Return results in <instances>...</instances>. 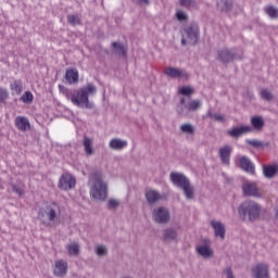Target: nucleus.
<instances>
[{"instance_id":"6","label":"nucleus","mask_w":278,"mask_h":278,"mask_svg":"<svg viewBox=\"0 0 278 278\" xmlns=\"http://www.w3.org/2000/svg\"><path fill=\"white\" fill-rule=\"evenodd\" d=\"M60 214H62V208L60 207V204L52 202L49 205H47L43 213H41V216L42 217L47 216L48 220L50 223H53V220H55V218H58Z\"/></svg>"},{"instance_id":"19","label":"nucleus","mask_w":278,"mask_h":278,"mask_svg":"<svg viewBox=\"0 0 278 278\" xmlns=\"http://www.w3.org/2000/svg\"><path fill=\"white\" fill-rule=\"evenodd\" d=\"M11 94H22L23 92V80L15 79L10 84Z\"/></svg>"},{"instance_id":"26","label":"nucleus","mask_w":278,"mask_h":278,"mask_svg":"<svg viewBox=\"0 0 278 278\" xmlns=\"http://www.w3.org/2000/svg\"><path fill=\"white\" fill-rule=\"evenodd\" d=\"M218 60H220V62H230V60H233V54L227 49L222 50L218 52Z\"/></svg>"},{"instance_id":"33","label":"nucleus","mask_w":278,"mask_h":278,"mask_svg":"<svg viewBox=\"0 0 278 278\" xmlns=\"http://www.w3.org/2000/svg\"><path fill=\"white\" fill-rule=\"evenodd\" d=\"M67 23H70V25H81V20L79 18V15H68L67 16Z\"/></svg>"},{"instance_id":"22","label":"nucleus","mask_w":278,"mask_h":278,"mask_svg":"<svg viewBox=\"0 0 278 278\" xmlns=\"http://www.w3.org/2000/svg\"><path fill=\"white\" fill-rule=\"evenodd\" d=\"M83 146L86 155H92V153H94V149L92 148V139L84 137Z\"/></svg>"},{"instance_id":"1","label":"nucleus","mask_w":278,"mask_h":278,"mask_svg":"<svg viewBox=\"0 0 278 278\" xmlns=\"http://www.w3.org/2000/svg\"><path fill=\"white\" fill-rule=\"evenodd\" d=\"M59 88L62 89V93L66 99L71 100L73 105H76L77 108H92L89 99L94 94V92H97V87H94V85L87 84V86L74 90L62 86Z\"/></svg>"},{"instance_id":"5","label":"nucleus","mask_w":278,"mask_h":278,"mask_svg":"<svg viewBox=\"0 0 278 278\" xmlns=\"http://www.w3.org/2000/svg\"><path fill=\"white\" fill-rule=\"evenodd\" d=\"M58 186L60 190H73V188L77 186V179H75L70 173H64L60 177Z\"/></svg>"},{"instance_id":"39","label":"nucleus","mask_w":278,"mask_h":278,"mask_svg":"<svg viewBox=\"0 0 278 278\" xmlns=\"http://www.w3.org/2000/svg\"><path fill=\"white\" fill-rule=\"evenodd\" d=\"M210 118H214V121H217L218 123H225V115L223 114H214L208 113Z\"/></svg>"},{"instance_id":"36","label":"nucleus","mask_w":278,"mask_h":278,"mask_svg":"<svg viewBox=\"0 0 278 278\" xmlns=\"http://www.w3.org/2000/svg\"><path fill=\"white\" fill-rule=\"evenodd\" d=\"M199 108H201V102H199L198 100H192L187 105V110H189V112H194V110H199Z\"/></svg>"},{"instance_id":"3","label":"nucleus","mask_w":278,"mask_h":278,"mask_svg":"<svg viewBox=\"0 0 278 278\" xmlns=\"http://www.w3.org/2000/svg\"><path fill=\"white\" fill-rule=\"evenodd\" d=\"M260 205L255 203L254 201H245L243 204L239 207V214L243 218H249V220H256V218H260Z\"/></svg>"},{"instance_id":"45","label":"nucleus","mask_w":278,"mask_h":278,"mask_svg":"<svg viewBox=\"0 0 278 278\" xmlns=\"http://www.w3.org/2000/svg\"><path fill=\"white\" fill-rule=\"evenodd\" d=\"M252 147H262V142L258 140H252L249 142Z\"/></svg>"},{"instance_id":"18","label":"nucleus","mask_w":278,"mask_h":278,"mask_svg":"<svg viewBox=\"0 0 278 278\" xmlns=\"http://www.w3.org/2000/svg\"><path fill=\"white\" fill-rule=\"evenodd\" d=\"M211 225L215 231V237L225 240V225L216 220L211 222Z\"/></svg>"},{"instance_id":"17","label":"nucleus","mask_w":278,"mask_h":278,"mask_svg":"<svg viewBox=\"0 0 278 278\" xmlns=\"http://www.w3.org/2000/svg\"><path fill=\"white\" fill-rule=\"evenodd\" d=\"M186 34L191 40L190 43L197 45V41L199 40V26H188L186 28Z\"/></svg>"},{"instance_id":"24","label":"nucleus","mask_w":278,"mask_h":278,"mask_svg":"<svg viewBox=\"0 0 278 278\" xmlns=\"http://www.w3.org/2000/svg\"><path fill=\"white\" fill-rule=\"evenodd\" d=\"M146 199L148 203H155L160 201V193L155 190H149L146 192Z\"/></svg>"},{"instance_id":"31","label":"nucleus","mask_w":278,"mask_h":278,"mask_svg":"<svg viewBox=\"0 0 278 278\" xmlns=\"http://www.w3.org/2000/svg\"><path fill=\"white\" fill-rule=\"evenodd\" d=\"M10 99V92L7 88L0 87V103H7Z\"/></svg>"},{"instance_id":"21","label":"nucleus","mask_w":278,"mask_h":278,"mask_svg":"<svg viewBox=\"0 0 278 278\" xmlns=\"http://www.w3.org/2000/svg\"><path fill=\"white\" fill-rule=\"evenodd\" d=\"M110 147L114 149V151H121L127 147V141H123L121 139H112L110 141Z\"/></svg>"},{"instance_id":"16","label":"nucleus","mask_w":278,"mask_h":278,"mask_svg":"<svg viewBox=\"0 0 278 278\" xmlns=\"http://www.w3.org/2000/svg\"><path fill=\"white\" fill-rule=\"evenodd\" d=\"M65 79L68 84H77L79 81V71L77 68H67Z\"/></svg>"},{"instance_id":"2","label":"nucleus","mask_w":278,"mask_h":278,"mask_svg":"<svg viewBox=\"0 0 278 278\" xmlns=\"http://www.w3.org/2000/svg\"><path fill=\"white\" fill-rule=\"evenodd\" d=\"M90 195L96 201H105L108 199V185L104 184L101 173H94L90 178Z\"/></svg>"},{"instance_id":"10","label":"nucleus","mask_w":278,"mask_h":278,"mask_svg":"<svg viewBox=\"0 0 278 278\" xmlns=\"http://www.w3.org/2000/svg\"><path fill=\"white\" fill-rule=\"evenodd\" d=\"M153 218L155 223H168L170 215L168 214V210L165 207H159L153 212Z\"/></svg>"},{"instance_id":"47","label":"nucleus","mask_w":278,"mask_h":278,"mask_svg":"<svg viewBox=\"0 0 278 278\" xmlns=\"http://www.w3.org/2000/svg\"><path fill=\"white\" fill-rule=\"evenodd\" d=\"M139 3L143 5H149V0H139Z\"/></svg>"},{"instance_id":"23","label":"nucleus","mask_w":278,"mask_h":278,"mask_svg":"<svg viewBox=\"0 0 278 278\" xmlns=\"http://www.w3.org/2000/svg\"><path fill=\"white\" fill-rule=\"evenodd\" d=\"M197 251H198L199 255H202V257H205V258L212 257V255H214V252L207 245L198 247Z\"/></svg>"},{"instance_id":"49","label":"nucleus","mask_w":278,"mask_h":278,"mask_svg":"<svg viewBox=\"0 0 278 278\" xmlns=\"http://www.w3.org/2000/svg\"><path fill=\"white\" fill-rule=\"evenodd\" d=\"M181 42H182V45H186V39H182Z\"/></svg>"},{"instance_id":"14","label":"nucleus","mask_w":278,"mask_h":278,"mask_svg":"<svg viewBox=\"0 0 278 278\" xmlns=\"http://www.w3.org/2000/svg\"><path fill=\"white\" fill-rule=\"evenodd\" d=\"M252 273L255 278H268V265L257 264Z\"/></svg>"},{"instance_id":"38","label":"nucleus","mask_w":278,"mask_h":278,"mask_svg":"<svg viewBox=\"0 0 278 278\" xmlns=\"http://www.w3.org/2000/svg\"><path fill=\"white\" fill-rule=\"evenodd\" d=\"M180 129L184 134H194V127L191 124H184Z\"/></svg>"},{"instance_id":"34","label":"nucleus","mask_w":278,"mask_h":278,"mask_svg":"<svg viewBox=\"0 0 278 278\" xmlns=\"http://www.w3.org/2000/svg\"><path fill=\"white\" fill-rule=\"evenodd\" d=\"M68 255H79V244L74 243L67 245Z\"/></svg>"},{"instance_id":"41","label":"nucleus","mask_w":278,"mask_h":278,"mask_svg":"<svg viewBox=\"0 0 278 278\" xmlns=\"http://www.w3.org/2000/svg\"><path fill=\"white\" fill-rule=\"evenodd\" d=\"M108 254V249L103 245H99L97 248V255H106Z\"/></svg>"},{"instance_id":"12","label":"nucleus","mask_w":278,"mask_h":278,"mask_svg":"<svg viewBox=\"0 0 278 278\" xmlns=\"http://www.w3.org/2000/svg\"><path fill=\"white\" fill-rule=\"evenodd\" d=\"M231 151H232V148L230 146H224V147L219 148L220 161L226 166H229V161L231 160Z\"/></svg>"},{"instance_id":"48","label":"nucleus","mask_w":278,"mask_h":278,"mask_svg":"<svg viewBox=\"0 0 278 278\" xmlns=\"http://www.w3.org/2000/svg\"><path fill=\"white\" fill-rule=\"evenodd\" d=\"M180 103H181V105H184V103H186V99L182 98V99L180 100Z\"/></svg>"},{"instance_id":"8","label":"nucleus","mask_w":278,"mask_h":278,"mask_svg":"<svg viewBox=\"0 0 278 278\" xmlns=\"http://www.w3.org/2000/svg\"><path fill=\"white\" fill-rule=\"evenodd\" d=\"M164 74L173 79H188V73L186 71L175 67L165 68Z\"/></svg>"},{"instance_id":"32","label":"nucleus","mask_w":278,"mask_h":278,"mask_svg":"<svg viewBox=\"0 0 278 278\" xmlns=\"http://www.w3.org/2000/svg\"><path fill=\"white\" fill-rule=\"evenodd\" d=\"M20 101L23 103H31V101H34V93H31V91H25L20 98Z\"/></svg>"},{"instance_id":"25","label":"nucleus","mask_w":278,"mask_h":278,"mask_svg":"<svg viewBox=\"0 0 278 278\" xmlns=\"http://www.w3.org/2000/svg\"><path fill=\"white\" fill-rule=\"evenodd\" d=\"M113 49H115V53L118 55H123L125 60H127V48L118 42H113Z\"/></svg>"},{"instance_id":"30","label":"nucleus","mask_w":278,"mask_h":278,"mask_svg":"<svg viewBox=\"0 0 278 278\" xmlns=\"http://www.w3.org/2000/svg\"><path fill=\"white\" fill-rule=\"evenodd\" d=\"M265 12L271 18H278V9L277 8H275L273 5L266 7Z\"/></svg>"},{"instance_id":"35","label":"nucleus","mask_w":278,"mask_h":278,"mask_svg":"<svg viewBox=\"0 0 278 278\" xmlns=\"http://www.w3.org/2000/svg\"><path fill=\"white\" fill-rule=\"evenodd\" d=\"M179 93L184 94L185 97H190V94H194V89L190 86H185L179 89Z\"/></svg>"},{"instance_id":"44","label":"nucleus","mask_w":278,"mask_h":278,"mask_svg":"<svg viewBox=\"0 0 278 278\" xmlns=\"http://www.w3.org/2000/svg\"><path fill=\"white\" fill-rule=\"evenodd\" d=\"M231 9V0H225L224 1V10L228 12V10Z\"/></svg>"},{"instance_id":"37","label":"nucleus","mask_w":278,"mask_h":278,"mask_svg":"<svg viewBox=\"0 0 278 278\" xmlns=\"http://www.w3.org/2000/svg\"><path fill=\"white\" fill-rule=\"evenodd\" d=\"M260 94L265 101H270L273 99V93H270L268 89H262Z\"/></svg>"},{"instance_id":"40","label":"nucleus","mask_w":278,"mask_h":278,"mask_svg":"<svg viewBox=\"0 0 278 278\" xmlns=\"http://www.w3.org/2000/svg\"><path fill=\"white\" fill-rule=\"evenodd\" d=\"M176 17L178 21H188V15L184 11H178Z\"/></svg>"},{"instance_id":"28","label":"nucleus","mask_w":278,"mask_h":278,"mask_svg":"<svg viewBox=\"0 0 278 278\" xmlns=\"http://www.w3.org/2000/svg\"><path fill=\"white\" fill-rule=\"evenodd\" d=\"M12 190L15 192V194H18V197H23L25 194V184L21 182L20 185H12Z\"/></svg>"},{"instance_id":"9","label":"nucleus","mask_w":278,"mask_h":278,"mask_svg":"<svg viewBox=\"0 0 278 278\" xmlns=\"http://www.w3.org/2000/svg\"><path fill=\"white\" fill-rule=\"evenodd\" d=\"M251 131H253V128H251V126L241 125L239 127H235L228 130L227 135L230 136V138H240L241 136H244V134H251Z\"/></svg>"},{"instance_id":"46","label":"nucleus","mask_w":278,"mask_h":278,"mask_svg":"<svg viewBox=\"0 0 278 278\" xmlns=\"http://www.w3.org/2000/svg\"><path fill=\"white\" fill-rule=\"evenodd\" d=\"M226 275H227V278H235L233 277V271L231 270V267H228L226 269Z\"/></svg>"},{"instance_id":"4","label":"nucleus","mask_w":278,"mask_h":278,"mask_svg":"<svg viewBox=\"0 0 278 278\" xmlns=\"http://www.w3.org/2000/svg\"><path fill=\"white\" fill-rule=\"evenodd\" d=\"M170 179L175 186L181 188L187 199H194V189L190 186V180L186 176L177 173L170 174Z\"/></svg>"},{"instance_id":"20","label":"nucleus","mask_w":278,"mask_h":278,"mask_svg":"<svg viewBox=\"0 0 278 278\" xmlns=\"http://www.w3.org/2000/svg\"><path fill=\"white\" fill-rule=\"evenodd\" d=\"M277 172H278L277 166L265 165L263 167V173H264L265 177H267L268 179H273V177H275L277 175Z\"/></svg>"},{"instance_id":"13","label":"nucleus","mask_w":278,"mask_h":278,"mask_svg":"<svg viewBox=\"0 0 278 278\" xmlns=\"http://www.w3.org/2000/svg\"><path fill=\"white\" fill-rule=\"evenodd\" d=\"M15 127L20 130V131H27L29 129H31V124H29V119L25 116H17L15 118Z\"/></svg>"},{"instance_id":"42","label":"nucleus","mask_w":278,"mask_h":278,"mask_svg":"<svg viewBox=\"0 0 278 278\" xmlns=\"http://www.w3.org/2000/svg\"><path fill=\"white\" fill-rule=\"evenodd\" d=\"M108 205H109V210H114V207H118V201L110 200Z\"/></svg>"},{"instance_id":"29","label":"nucleus","mask_w":278,"mask_h":278,"mask_svg":"<svg viewBox=\"0 0 278 278\" xmlns=\"http://www.w3.org/2000/svg\"><path fill=\"white\" fill-rule=\"evenodd\" d=\"M177 238V232L175 230L167 229L164 232L165 242H170V240H175Z\"/></svg>"},{"instance_id":"15","label":"nucleus","mask_w":278,"mask_h":278,"mask_svg":"<svg viewBox=\"0 0 278 278\" xmlns=\"http://www.w3.org/2000/svg\"><path fill=\"white\" fill-rule=\"evenodd\" d=\"M239 164L242 170H245V173H250V175H255V166H253V163H251V161L247 156L240 157Z\"/></svg>"},{"instance_id":"11","label":"nucleus","mask_w":278,"mask_h":278,"mask_svg":"<svg viewBox=\"0 0 278 278\" xmlns=\"http://www.w3.org/2000/svg\"><path fill=\"white\" fill-rule=\"evenodd\" d=\"M243 194L245 197H262V193L257 189V185L255 182H247L243 185Z\"/></svg>"},{"instance_id":"43","label":"nucleus","mask_w":278,"mask_h":278,"mask_svg":"<svg viewBox=\"0 0 278 278\" xmlns=\"http://www.w3.org/2000/svg\"><path fill=\"white\" fill-rule=\"evenodd\" d=\"M180 5L184 8H190L192 5V0H180Z\"/></svg>"},{"instance_id":"7","label":"nucleus","mask_w":278,"mask_h":278,"mask_svg":"<svg viewBox=\"0 0 278 278\" xmlns=\"http://www.w3.org/2000/svg\"><path fill=\"white\" fill-rule=\"evenodd\" d=\"M68 273V263L64 260L54 262L53 275L54 277H66Z\"/></svg>"},{"instance_id":"27","label":"nucleus","mask_w":278,"mask_h":278,"mask_svg":"<svg viewBox=\"0 0 278 278\" xmlns=\"http://www.w3.org/2000/svg\"><path fill=\"white\" fill-rule=\"evenodd\" d=\"M251 124L254 129H262L264 127V119L260 116H254L251 119Z\"/></svg>"}]
</instances>
